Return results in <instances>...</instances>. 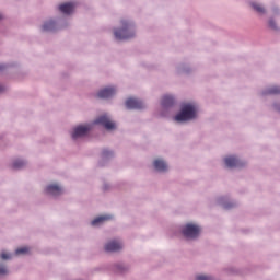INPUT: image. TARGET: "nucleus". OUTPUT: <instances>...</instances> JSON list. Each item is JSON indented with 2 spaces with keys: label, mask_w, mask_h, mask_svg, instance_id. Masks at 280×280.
I'll use <instances>...</instances> for the list:
<instances>
[{
  "label": "nucleus",
  "mask_w": 280,
  "mask_h": 280,
  "mask_svg": "<svg viewBox=\"0 0 280 280\" xmlns=\"http://www.w3.org/2000/svg\"><path fill=\"white\" fill-rule=\"evenodd\" d=\"M196 119V106L192 104H185L179 114L175 116V121H189Z\"/></svg>",
  "instance_id": "nucleus-1"
},
{
  "label": "nucleus",
  "mask_w": 280,
  "mask_h": 280,
  "mask_svg": "<svg viewBox=\"0 0 280 280\" xmlns=\"http://www.w3.org/2000/svg\"><path fill=\"white\" fill-rule=\"evenodd\" d=\"M182 233L185 237H188V240H196V237L200 235V226L191 223L186 224Z\"/></svg>",
  "instance_id": "nucleus-2"
},
{
  "label": "nucleus",
  "mask_w": 280,
  "mask_h": 280,
  "mask_svg": "<svg viewBox=\"0 0 280 280\" xmlns=\"http://www.w3.org/2000/svg\"><path fill=\"white\" fill-rule=\"evenodd\" d=\"M124 27L121 30H116L114 36L117 40H128L135 36L133 33H128V23L122 22Z\"/></svg>",
  "instance_id": "nucleus-3"
},
{
  "label": "nucleus",
  "mask_w": 280,
  "mask_h": 280,
  "mask_svg": "<svg viewBox=\"0 0 280 280\" xmlns=\"http://www.w3.org/2000/svg\"><path fill=\"white\" fill-rule=\"evenodd\" d=\"M94 124H100L101 126H104L106 130H115V122H113V120H110V118H108L106 115L98 117L94 121Z\"/></svg>",
  "instance_id": "nucleus-4"
},
{
  "label": "nucleus",
  "mask_w": 280,
  "mask_h": 280,
  "mask_svg": "<svg viewBox=\"0 0 280 280\" xmlns=\"http://www.w3.org/2000/svg\"><path fill=\"white\" fill-rule=\"evenodd\" d=\"M124 245L119 241H110L105 245L106 253H117V250H121Z\"/></svg>",
  "instance_id": "nucleus-5"
},
{
  "label": "nucleus",
  "mask_w": 280,
  "mask_h": 280,
  "mask_svg": "<svg viewBox=\"0 0 280 280\" xmlns=\"http://www.w3.org/2000/svg\"><path fill=\"white\" fill-rule=\"evenodd\" d=\"M143 106V102L137 98H128L126 101V107L129 109L140 110Z\"/></svg>",
  "instance_id": "nucleus-6"
},
{
  "label": "nucleus",
  "mask_w": 280,
  "mask_h": 280,
  "mask_svg": "<svg viewBox=\"0 0 280 280\" xmlns=\"http://www.w3.org/2000/svg\"><path fill=\"white\" fill-rule=\"evenodd\" d=\"M90 130L91 127L89 126H79L74 128V131L72 132V139H80V137L86 136Z\"/></svg>",
  "instance_id": "nucleus-7"
},
{
  "label": "nucleus",
  "mask_w": 280,
  "mask_h": 280,
  "mask_svg": "<svg viewBox=\"0 0 280 280\" xmlns=\"http://www.w3.org/2000/svg\"><path fill=\"white\" fill-rule=\"evenodd\" d=\"M115 93H117L115 88H105L97 93V97L101 100H108V97H113Z\"/></svg>",
  "instance_id": "nucleus-8"
},
{
  "label": "nucleus",
  "mask_w": 280,
  "mask_h": 280,
  "mask_svg": "<svg viewBox=\"0 0 280 280\" xmlns=\"http://www.w3.org/2000/svg\"><path fill=\"white\" fill-rule=\"evenodd\" d=\"M224 163L226 167H242V163H240V160L235 156H228L224 159Z\"/></svg>",
  "instance_id": "nucleus-9"
},
{
  "label": "nucleus",
  "mask_w": 280,
  "mask_h": 280,
  "mask_svg": "<svg viewBox=\"0 0 280 280\" xmlns=\"http://www.w3.org/2000/svg\"><path fill=\"white\" fill-rule=\"evenodd\" d=\"M59 10L62 12V14H71V12L75 10V3L67 2V3L60 4Z\"/></svg>",
  "instance_id": "nucleus-10"
},
{
  "label": "nucleus",
  "mask_w": 280,
  "mask_h": 280,
  "mask_svg": "<svg viewBox=\"0 0 280 280\" xmlns=\"http://www.w3.org/2000/svg\"><path fill=\"white\" fill-rule=\"evenodd\" d=\"M46 191L50 196H60V194H62V188H60V186H58L56 184H51V185L46 187Z\"/></svg>",
  "instance_id": "nucleus-11"
},
{
  "label": "nucleus",
  "mask_w": 280,
  "mask_h": 280,
  "mask_svg": "<svg viewBox=\"0 0 280 280\" xmlns=\"http://www.w3.org/2000/svg\"><path fill=\"white\" fill-rule=\"evenodd\" d=\"M153 165L155 167V170H158V172H167V163H165V161L163 160H155L153 162Z\"/></svg>",
  "instance_id": "nucleus-12"
},
{
  "label": "nucleus",
  "mask_w": 280,
  "mask_h": 280,
  "mask_svg": "<svg viewBox=\"0 0 280 280\" xmlns=\"http://www.w3.org/2000/svg\"><path fill=\"white\" fill-rule=\"evenodd\" d=\"M163 108H170V106H174V97L171 95H165L162 98Z\"/></svg>",
  "instance_id": "nucleus-13"
},
{
  "label": "nucleus",
  "mask_w": 280,
  "mask_h": 280,
  "mask_svg": "<svg viewBox=\"0 0 280 280\" xmlns=\"http://www.w3.org/2000/svg\"><path fill=\"white\" fill-rule=\"evenodd\" d=\"M108 220H113V215H102L92 221V226H97V224H102V222H106Z\"/></svg>",
  "instance_id": "nucleus-14"
},
{
  "label": "nucleus",
  "mask_w": 280,
  "mask_h": 280,
  "mask_svg": "<svg viewBox=\"0 0 280 280\" xmlns=\"http://www.w3.org/2000/svg\"><path fill=\"white\" fill-rule=\"evenodd\" d=\"M52 30H56V22H54V21L46 22L43 25L44 32H52Z\"/></svg>",
  "instance_id": "nucleus-15"
},
{
  "label": "nucleus",
  "mask_w": 280,
  "mask_h": 280,
  "mask_svg": "<svg viewBox=\"0 0 280 280\" xmlns=\"http://www.w3.org/2000/svg\"><path fill=\"white\" fill-rule=\"evenodd\" d=\"M252 8H254V10L256 12H258L259 14H264L266 12V9H264V7L257 4V3H253Z\"/></svg>",
  "instance_id": "nucleus-16"
},
{
  "label": "nucleus",
  "mask_w": 280,
  "mask_h": 280,
  "mask_svg": "<svg viewBox=\"0 0 280 280\" xmlns=\"http://www.w3.org/2000/svg\"><path fill=\"white\" fill-rule=\"evenodd\" d=\"M30 253L28 247H20L15 250V255H27Z\"/></svg>",
  "instance_id": "nucleus-17"
},
{
  "label": "nucleus",
  "mask_w": 280,
  "mask_h": 280,
  "mask_svg": "<svg viewBox=\"0 0 280 280\" xmlns=\"http://www.w3.org/2000/svg\"><path fill=\"white\" fill-rule=\"evenodd\" d=\"M25 165V161L23 160H18L13 163V168L14 170H21Z\"/></svg>",
  "instance_id": "nucleus-18"
},
{
  "label": "nucleus",
  "mask_w": 280,
  "mask_h": 280,
  "mask_svg": "<svg viewBox=\"0 0 280 280\" xmlns=\"http://www.w3.org/2000/svg\"><path fill=\"white\" fill-rule=\"evenodd\" d=\"M269 95H279L280 94V88L279 86H273L268 90Z\"/></svg>",
  "instance_id": "nucleus-19"
},
{
  "label": "nucleus",
  "mask_w": 280,
  "mask_h": 280,
  "mask_svg": "<svg viewBox=\"0 0 280 280\" xmlns=\"http://www.w3.org/2000/svg\"><path fill=\"white\" fill-rule=\"evenodd\" d=\"M0 275H8V268L3 265H0Z\"/></svg>",
  "instance_id": "nucleus-20"
},
{
  "label": "nucleus",
  "mask_w": 280,
  "mask_h": 280,
  "mask_svg": "<svg viewBox=\"0 0 280 280\" xmlns=\"http://www.w3.org/2000/svg\"><path fill=\"white\" fill-rule=\"evenodd\" d=\"M269 27H271V30H277V23H275L273 20H270Z\"/></svg>",
  "instance_id": "nucleus-21"
},
{
  "label": "nucleus",
  "mask_w": 280,
  "mask_h": 280,
  "mask_svg": "<svg viewBox=\"0 0 280 280\" xmlns=\"http://www.w3.org/2000/svg\"><path fill=\"white\" fill-rule=\"evenodd\" d=\"M197 280H209V277L201 275V276H197L196 278Z\"/></svg>",
  "instance_id": "nucleus-22"
},
{
  "label": "nucleus",
  "mask_w": 280,
  "mask_h": 280,
  "mask_svg": "<svg viewBox=\"0 0 280 280\" xmlns=\"http://www.w3.org/2000/svg\"><path fill=\"white\" fill-rule=\"evenodd\" d=\"M1 259H10V256L8 253H2L1 254Z\"/></svg>",
  "instance_id": "nucleus-23"
},
{
  "label": "nucleus",
  "mask_w": 280,
  "mask_h": 280,
  "mask_svg": "<svg viewBox=\"0 0 280 280\" xmlns=\"http://www.w3.org/2000/svg\"><path fill=\"white\" fill-rule=\"evenodd\" d=\"M108 154H110V151H108V150L103 151V156H108Z\"/></svg>",
  "instance_id": "nucleus-24"
},
{
  "label": "nucleus",
  "mask_w": 280,
  "mask_h": 280,
  "mask_svg": "<svg viewBox=\"0 0 280 280\" xmlns=\"http://www.w3.org/2000/svg\"><path fill=\"white\" fill-rule=\"evenodd\" d=\"M3 69H5L4 65H0V71H3Z\"/></svg>",
  "instance_id": "nucleus-25"
},
{
  "label": "nucleus",
  "mask_w": 280,
  "mask_h": 280,
  "mask_svg": "<svg viewBox=\"0 0 280 280\" xmlns=\"http://www.w3.org/2000/svg\"><path fill=\"white\" fill-rule=\"evenodd\" d=\"M3 92V86L0 85V93Z\"/></svg>",
  "instance_id": "nucleus-26"
},
{
  "label": "nucleus",
  "mask_w": 280,
  "mask_h": 280,
  "mask_svg": "<svg viewBox=\"0 0 280 280\" xmlns=\"http://www.w3.org/2000/svg\"><path fill=\"white\" fill-rule=\"evenodd\" d=\"M0 19H3V16L0 14Z\"/></svg>",
  "instance_id": "nucleus-27"
},
{
  "label": "nucleus",
  "mask_w": 280,
  "mask_h": 280,
  "mask_svg": "<svg viewBox=\"0 0 280 280\" xmlns=\"http://www.w3.org/2000/svg\"><path fill=\"white\" fill-rule=\"evenodd\" d=\"M225 209H229V206H225Z\"/></svg>",
  "instance_id": "nucleus-28"
}]
</instances>
